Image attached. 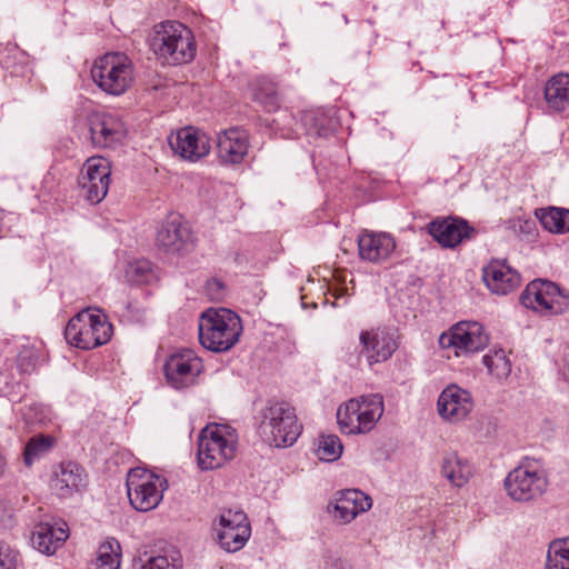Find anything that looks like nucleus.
Returning a JSON list of instances; mask_svg holds the SVG:
<instances>
[{
	"mask_svg": "<svg viewBox=\"0 0 569 569\" xmlns=\"http://www.w3.org/2000/svg\"><path fill=\"white\" fill-rule=\"evenodd\" d=\"M256 419L258 433L270 446H292L302 431L295 408L284 400H268Z\"/></svg>",
	"mask_w": 569,
	"mask_h": 569,
	"instance_id": "obj_1",
	"label": "nucleus"
},
{
	"mask_svg": "<svg viewBox=\"0 0 569 569\" xmlns=\"http://www.w3.org/2000/svg\"><path fill=\"white\" fill-rule=\"evenodd\" d=\"M152 46L162 66H183L191 62L197 54L192 31L178 21L160 23L156 29Z\"/></svg>",
	"mask_w": 569,
	"mask_h": 569,
	"instance_id": "obj_2",
	"label": "nucleus"
},
{
	"mask_svg": "<svg viewBox=\"0 0 569 569\" xmlns=\"http://www.w3.org/2000/svg\"><path fill=\"white\" fill-rule=\"evenodd\" d=\"M199 341L208 350L224 352L239 340L242 325L239 316L230 309L209 308L199 319Z\"/></svg>",
	"mask_w": 569,
	"mask_h": 569,
	"instance_id": "obj_3",
	"label": "nucleus"
},
{
	"mask_svg": "<svg viewBox=\"0 0 569 569\" xmlns=\"http://www.w3.org/2000/svg\"><path fill=\"white\" fill-rule=\"evenodd\" d=\"M237 435L226 425H208L198 436V466L201 470L222 467L236 457Z\"/></svg>",
	"mask_w": 569,
	"mask_h": 569,
	"instance_id": "obj_4",
	"label": "nucleus"
},
{
	"mask_svg": "<svg viewBox=\"0 0 569 569\" xmlns=\"http://www.w3.org/2000/svg\"><path fill=\"white\" fill-rule=\"evenodd\" d=\"M549 480L546 470L535 458L525 457L505 479L508 496L518 502L535 501L548 489Z\"/></svg>",
	"mask_w": 569,
	"mask_h": 569,
	"instance_id": "obj_5",
	"label": "nucleus"
},
{
	"mask_svg": "<svg viewBox=\"0 0 569 569\" xmlns=\"http://www.w3.org/2000/svg\"><path fill=\"white\" fill-rule=\"evenodd\" d=\"M113 327L104 313L82 310L72 317L66 326L64 338L71 346L90 350L110 341Z\"/></svg>",
	"mask_w": 569,
	"mask_h": 569,
	"instance_id": "obj_6",
	"label": "nucleus"
},
{
	"mask_svg": "<svg viewBox=\"0 0 569 569\" xmlns=\"http://www.w3.org/2000/svg\"><path fill=\"white\" fill-rule=\"evenodd\" d=\"M126 486L130 505L137 511L147 512L159 506L168 481L147 469L133 468L127 475Z\"/></svg>",
	"mask_w": 569,
	"mask_h": 569,
	"instance_id": "obj_7",
	"label": "nucleus"
},
{
	"mask_svg": "<svg viewBox=\"0 0 569 569\" xmlns=\"http://www.w3.org/2000/svg\"><path fill=\"white\" fill-rule=\"evenodd\" d=\"M519 300L523 307L543 316H558L569 310V293L550 280H532Z\"/></svg>",
	"mask_w": 569,
	"mask_h": 569,
	"instance_id": "obj_8",
	"label": "nucleus"
},
{
	"mask_svg": "<svg viewBox=\"0 0 569 569\" xmlns=\"http://www.w3.org/2000/svg\"><path fill=\"white\" fill-rule=\"evenodd\" d=\"M89 140L97 149H116L121 146L128 128L122 117L114 112L94 111L87 118Z\"/></svg>",
	"mask_w": 569,
	"mask_h": 569,
	"instance_id": "obj_9",
	"label": "nucleus"
},
{
	"mask_svg": "<svg viewBox=\"0 0 569 569\" xmlns=\"http://www.w3.org/2000/svg\"><path fill=\"white\" fill-rule=\"evenodd\" d=\"M111 164L101 157L88 158L78 177L82 196L92 204L100 203L107 196L110 186Z\"/></svg>",
	"mask_w": 569,
	"mask_h": 569,
	"instance_id": "obj_10",
	"label": "nucleus"
},
{
	"mask_svg": "<svg viewBox=\"0 0 569 569\" xmlns=\"http://www.w3.org/2000/svg\"><path fill=\"white\" fill-rule=\"evenodd\" d=\"M488 345V333L483 326L476 321H460L439 337V346L443 349L455 348L456 356L479 352Z\"/></svg>",
	"mask_w": 569,
	"mask_h": 569,
	"instance_id": "obj_11",
	"label": "nucleus"
},
{
	"mask_svg": "<svg viewBox=\"0 0 569 569\" xmlns=\"http://www.w3.org/2000/svg\"><path fill=\"white\" fill-rule=\"evenodd\" d=\"M214 529L220 547L228 552L242 549L251 535L249 519L240 509H223Z\"/></svg>",
	"mask_w": 569,
	"mask_h": 569,
	"instance_id": "obj_12",
	"label": "nucleus"
},
{
	"mask_svg": "<svg viewBox=\"0 0 569 569\" xmlns=\"http://www.w3.org/2000/svg\"><path fill=\"white\" fill-rule=\"evenodd\" d=\"M193 243V234L184 218L176 212L167 214L156 230V247L170 254L186 251Z\"/></svg>",
	"mask_w": 569,
	"mask_h": 569,
	"instance_id": "obj_13",
	"label": "nucleus"
},
{
	"mask_svg": "<svg viewBox=\"0 0 569 569\" xmlns=\"http://www.w3.org/2000/svg\"><path fill=\"white\" fill-rule=\"evenodd\" d=\"M427 230L442 248L449 249L456 248L478 234V230L473 226L458 216L436 218L427 224Z\"/></svg>",
	"mask_w": 569,
	"mask_h": 569,
	"instance_id": "obj_14",
	"label": "nucleus"
},
{
	"mask_svg": "<svg viewBox=\"0 0 569 569\" xmlns=\"http://www.w3.org/2000/svg\"><path fill=\"white\" fill-rule=\"evenodd\" d=\"M167 382L174 389H184L194 383L202 371V362L192 350L184 349L171 355L163 367Z\"/></svg>",
	"mask_w": 569,
	"mask_h": 569,
	"instance_id": "obj_15",
	"label": "nucleus"
},
{
	"mask_svg": "<svg viewBox=\"0 0 569 569\" xmlns=\"http://www.w3.org/2000/svg\"><path fill=\"white\" fill-rule=\"evenodd\" d=\"M88 485V473L78 462L62 461L52 468L50 488L59 498H70Z\"/></svg>",
	"mask_w": 569,
	"mask_h": 569,
	"instance_id": "obj_16",
	"label": "nucleus"
},
{
	"mask_svg": "<svg viewBox=\"0 0 569 569\" xmlns=\"http://www.w3.org/2000/svg\"><path fill=\"white\" fill-rule=\"evenodd\" d=\"M361 353L367 358L369 366L385 362L398 349L393 335L386 328L362 330L359 335Z\"/></svg>",
	"mask_w": 569,
	"mask_h": 569,
	"instance_id": "obj_17",
	"label": "nucleus"
},
{
	"mask_svg": "<svg viewBox=\"0 0 569 569\" xmlns=\"http://www.w3.org/2000/svg\"><path fill=\"white\" fill-rule=\"evenodd\" d=\"M173 152L182 159L196 162L206 157L210 151L209 138L202 131L193 127H184L169 138Z\"/></svg>",
	"mask_w": 569,
	"mask_h": 569,
	"instance_id": "obj_18",
	"label": "nucleus"
},
{
	"mask_svg": "<svg viewBox=\"0 0 569 569\" xmlns=\"http://www.w3.org/2000/svg\"><path fill=\"white\" fill-rule=\"evenodd\" d=\"M357 242L360 259L371 263L386 261L396 249L395 238L387 232L363 230Z\"/></svg>",
	"mask_w": 569,
	"mask_h": 569,
	"instance_id": "obj_19",
	"label": "nucleus"
},
{
	"mask_svg": "<svg viewBox=\"0 0 569 569\" xmlns=\"http://www.w3.org/2000/svg\"><path fill=\"white\" fill-rule=\"evenodd\" d=\"M482 280L492 293L506 296L520 286L521 276L506 261L491 260L482 268Z\"/></svg>",
	"mask_w": 569,
	"mask_h": 569,
	"instance_id": "obj_20",
	"label": "nucleus"
},
{
	"mask_svg": "<svg viewBox=\"0 0 569 569\" xmlns=\"http://www.w3.org/2000/svg\"><path fill=\"white\" fill-rule=\"evenodd\" d=\"M217 149L222 163L239 164L248 153L249 134L239 127L226 129L218 133Z\"/></svg>",
	"mask_w": 569,
	"mask_h": 569,
	"instance_id": "obj_21",
	"label": "nucleus"
},
{
	"mask_svg": "<svg viewBox=\"0 0 569 569\" xmlns=\"http://www.w3.org/2000/svg\"><path fill=\"white\" fill-rule=\"evenodd\" d=\"M438 412L448 420L459 421L465 419L473 407L471 395L456 386H448L438 398Z\"/></svg>",
	"mask_w": 569,
	"mask_h": 569,
	"instance_id": "obj_22",
	"label": "nucleus"
},
{
	"mask_svg": "<svg viewBox=\"0 0 569 569\" xmlns=\"http://www.w3.org/2000/svg\"><path fill=\"white\" fill-rule=\"evenodd\" d=\"M371 506L372 500L368 495L358 489H347L340 492L333 508L340 521L349 523Z\"/></svg>",
	"mask_w": 569,
	"mask_h": 569,
	"instance_id": "obj_23",
	"label": "nucleus"
},
{
	"mask_svg": "<svg viewBox=\"0 0 569 569\" xmlns=\"http://www.w3.org/2000/svg\"><path fill=\"white\" fill-rule=\"evenodd\" d=\"M69 531L67 523L57 527L48 522L36 526L32 532V546L44 555H53L56 550L68 539Z\"/></svg>",
	"mask_w": 569,
	"mask_h": 569,
	"instance_id": "obj_24",
	"label": "nucleus"
},
{
	"mask_svg": "<svg viewBox=\"0 0 569 569\" xmlns=\"http://www.w3.org/2000/svg\"><path fill=\"white\" fill-rule=\"evenodd\" d=\"M545 99L553 110H565L569 104V73H553L545 86Z\"/></svg>",
	"mask_w": 569,
	"mask_h": 569,
	"instance_id": "obj_25",
	"label": "nucleus"
},
{
	"mask_svg": "<svg viewBox=\"0 0 569 569\" xmlns=\"http://www.w3.org/2000/svg\"><path fill=\"white\" fill-rule=\"evenodd\" d=\"M472 467L468 460L452 452L442 460L441 473L455 487L461 488L470 480Z\"/></svg>",
	"mask_w": 569,
	"mask_h": 569,
	"instance_id": "obj_26",
	"label": "nucleus"
},
{
	"mask_svg": "<svg viewBox=\"0 0 569 569\" xmlns=\"http://www.w3.org/2000/svg\"><path fill=\"white\" fill-rule=\"evenodd\" d=\"M359 403L360 426L362 433H367L373 429L377 421L383 415V398L381 395H367L356 399Z\"/></svg>",
	"mask_w": 569,
	"mask_h": 569,
	"instance_id": "obj_27",
	"label": "nucleus"
},
{
	"mask_svg": "<svg viewBox=\"0 0 569 569\" xmlns=\"http://www.w3.org/2000/svg\"><path fill=\"white\" fill-rule=\"evenodd\" d=\"M330 116L325 108L305 110L300 113L301 130L306 134L326 137L330 133Z\"/></svg>",
	"mask_w": 569,
	"mask_h": 569,
	"instance_id": "obj_28",
	"label": "nucleus"
},
{
	"mask_svg": "<svg viewBox=\"0 0 569 569\" xmlns=\"http://www.w3.org/2000/svg\"><path fill=\"white\" fill-rule=\"evenodd\" d=\"M97 86L108 94L120 96L133 82L131 73H90Z\"/></svg>",
	"mask_w": 569,
	"mask_h": 569,
	"instance_id": "obj_29",
	"label": "nucleus"
},
{
	"mask_svg": "<svg viewBox=\"0 0 569 569\" xmlns=\"http://www.w3.org/2000/svg\"><path fill=\"white\" fill-rule=\"evenodd\" d=\"M542 227L552 233L569 231V209L550 207L537 212Z\"/></svg>",
	"mask_w": 569,
	"mask_h": 569,
	"instance_id": "obj_30",
	"label": "nucleus"
},
{
	"mask_svg": "<svg viewBox=\"0 0 569 569\" xmlns=\"http://www.w3.org/2000/svg\"><path fill=\"white\" fill-rule=\"evenodd\" d=\"M337 421L341 432L346 435L362 433L359 417V403L356 399H350L337 410Z\"/></svg>",
	"mask_w": 569,
	"mask_h": 569,
	"instance_id": "obj_31",
	"label": "nucleus"
},
{
	"mask_svg": "<svg viewBox=\"0 0 569 569\" xmlns=\"http://www.w3.org/2000/svg\"><path fill=\"white\" fill-rule=\"evenodd\" d=\"M120 559L121 546L117 539L110 538L99 546L97 569H119Z\"/></svg>",
	"mask_w": 569,
	"mask_h": 569,
	"instance_id": "obj_32",
	"label": "nucleus"
},
{
	"mask_svg": "<svg viewBox=\"0 0 569 569\" xmlns=\"http://www.w3.org/2000/svg\"><path fill=\"white\" fill-rule=\"evenodd\" d=\"M488 372L497 379H506L511 373V362L503 349H495L482 357Z\"/></svg>",
	"mask_w": 569,
	"mask_h": 569,
	"instance_id": "obj_33",
	"label": "nucleus"
},
{
	"mask_svg": "<svg viewBox=\"0 0 569 569\" xmlns=\"http://www.w3.org/2000/svg\"><path fill=\"white\" fill-rule=\"evenodd\" d=\"M54 443V439L50 436H37L28 440L23 450V461L27 467H31L32 463L47 453Z\"/></svg>",
	"mask_w": 569,
	"mask_h": 569,
	"instance_id": "obj_34",
	"label": "nucleus"
},
{
	"mask_svg": "<svg viewBox=\"0 0 569 569\" xmlns=\"http://www.w3.org/2000/svg\"><path fill=\"white\" fill-rule=\"evenodd\" d=\"M546 569H569V539L555 540L550 543Z\"/></svg>",
	"mask_w": 569,
	"mask_h": 569,
	"instance_id": "obj_35",
	"label": "nucleus"
},
{
	"mask_svg": "<svg viewBox=\"0 0 569 569\" xmlns=\"http://www.w3.org/2000/svg\"><path fill=\"white\" fill-rule=\"evenodd\" d=\"M131 67V60L123 52H107L98 58L90 71H124Z\"/></svg>",
	"mask_w": 569,
	"mask_h": 569,
	"instance_id": "obj_36",
	"label": "nucleus"
},
{
	"mask_svg": "<svg viewBox=\"0 0 569 569\" xmlns=\"http://www.w3.org/2000/svg\"><path fill=\"white\" fill-rule=\"evenodd\" d=\"M343 446L336 435H321L317 448V456L322 461H336L342 455Z\"/></svg>",
	"mask_w": 569,
	"mask_h": 569,
	"instance_id": "obj_37",
	"label": "nucleus"
},
{
	"mask_svg": "<svg viewBox=\"0 0 569 569\" xmlns=\"http://www.w3.org/2000/svg\"><path fill=\"white\" fill-rule=\"evenodd\" d=\"M39 362V351L34 347H23L17 356V368L20 373L31 375Z\"/></svg>",
	"mask_w": 569,
	"mask_h": 569,
	"instance_id": "obj_38",
	"label": "nucleus"
},
{
	"mask_svg": "<svg viewBox=\"0 0 569 569\" xmlns=\"http://www.w3.org/2000/svg\"><path fill=\"white\" fill-rule=\"evenodd\" d=\"M126 273L131 282L138 284L149 282L152 277L151 262L148 260H137L128 266Z\"/></svg>",
	"mask_w": 569,
	"mask_h": 569,
	"instance_id": "obj_39",
	"label": "nucleus"
},
{
	"mask_svg": "<svg viewBox=\"0 0 569 569\" xmlns=\"http://www.w3.org/2000/svg\"><path fill=\"white\" fill-rule=\"evenodd\" d=\"M277 89V84L270 81L266 76H259L249 84L251 99L256 102L261 101L272 90Z\"/></svg>",
	"mask_w": 569,
	"mask_h": 569,
	"instance_id": "obj_40",
	"label": "nucleus"
},
{
	"mask_svg": "<svg viewBox=\"0 0 569 569\" xmlns=\"http://www.w3.org/2000/svg\"><path fill=\"white\" fill-rule=\"evenodd\" d=\"M181 561L178 559L169 560L167 556L149 557L138 569H181Z\"/></svg>",
	"mask_w": 569,
	"mask_h": 569,
	"instance_id": "obj_41",
	"label": "nucleus"
},
{
	"mask_svg": "<svg viewBox=\"0 0 569 569\" xmlns=\"http://www.w3.org/2000/svg\"><path fill=\"white\" fill-rule=\"evenodd\" d=\"M14 522V507L11 500L0 499V527L9 529Z\"/></svg>",
	"mask_w": 569,
	"mask_h": 569,
	"instance_id": "obj_42",
	"label": "nucleus"
},
{
	"mask_svg": "<svg viewBox=\"0 0 569 569\" xmlns=\"http://www.w3.org/2000/svg\"><path fill=\"white\" fill-rule=\"evenodd\" d=\"M18 553L8 545L0 543V569H16Z\"/></svg>",
	"mask_w": 569,
	"mask_h": 569,
	"instance_id": "obj_43",
	"label": "nucleus"
},
{
	"mask_svg": "<svg viewBox=\"0 0 569 569\" xmlns=\"http://www.w3.org/2000/svg\"><path fill=\"white\" fill-rule=\"evenodd\" d=\"M206 293L211 300H222L226 295L223 281L216 278L208 280L206 283Z\"/></svg>",
	"mask_w": 569,
	"mask_h": 569,
	"instance_id": "obj_44",
	"label": "nucleus"
},
{
	"mask_svg": "<svg viewBox=\"0 0 569 569\" xmlns=\"http://www.w3.org/2000/svg\"><path fill=\"white\" fill-rule=\"evenodd\" d=\"M281 102H282V99H281V96L277 88V89L272 90L268 96H266L258 103L262 106L264 111L271 113V112H276L280 109Z\"/></svg>",
	"mask_w": 569,
	"mask_h": 569,
	"instance_id": "obj_45",
	"label": "nucleus"
},
{
	"mask_svg": "<svg viewBox=\"0 0 569 569\" xmlns=\"http://www.w3.org/2000/svg\"><path fill=\"white\" fill-rule=\"evenodd\" d=\"M276 128L280 131V137L284 139H297L300 137L301 131L287 126L286 123H280L278 120H273Z\"/></svg>",
	"mask_w": 569,
	"mask_h": 569,
	"instance_id": "obj_46",
	"label": "nucleus"
},
{
	"mask_svg": "<svg viewBox=\"0 0 569 569\" xmlns=\"http://www.w3.org/2000/svg\"><path fill=\"white\" fill-rule=\"evenodd\" d=\"M8 470V463L4 455L0 451V479L3 478Z\"/></svg>",
	"mask_w": 569,
	"mask_h": 569,
	"instance_id": "obj_47",
	"label": "nucleus"
},
{
	"mask_svg": "<svg viewBox=\"0 0 569 569\" xmlns=\"http://www.w3.org/2000/svg\"><path fill=\"white\" fill-rule=\"evenodd\" d=\"M565 376H566L567 381L569 382V357L566 360Z\"/></svg>",
	"mask_w": 569,
	"mask_h": 569,
	"instance_id": "obj_48",
	"label": "nucleus"
},
{
	"mask_svg": "<svg viewBox=\"0 0 569 569\" xmlns=\"http://www.w3.org/2000/svg\"><path fill=\"white\" fill-rule=\"evenodd\" d=\"M163 87L164 86L161 83H153L151 88H152V90L158 91V90H161Z\"/></svg>",
	"mask_w": 569,
	"mask_h": 569,
	"instance_id": "obj_49",
	"label": "nucleus"
},
{
	"mask_svg": "<svg viewBox=\"0 0 569 569\" xmlns=\"http://www.w3.org/2000/svg\"><path fill=\"white\" fill-rule=\"evenodd\" d=\"M284 118H288L289 120H293V116L292 114H286Z\"/></svg>",
	"mask_w": 569,
	"mask_h": 569,
	"instance_id": "obj_50",
	"label": "nucleus"
}]
</instances>
